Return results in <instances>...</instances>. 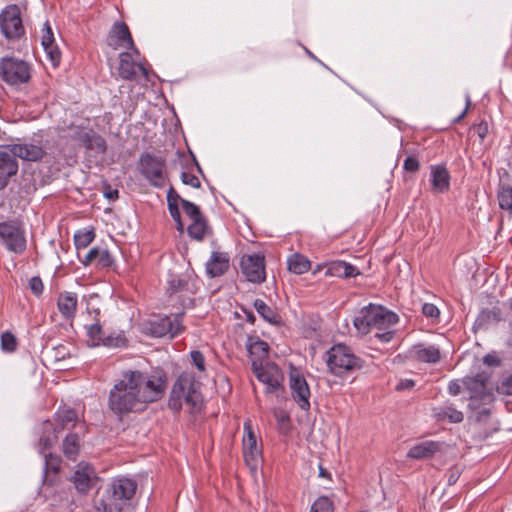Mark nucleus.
Segmentation results:
<instances>
[{
  "label": "nucleus",
  "instance_id": "nucleus-14",
  "mask_svg": "<svg viewBox=\"0 0 512 512\" xmlns=\"http://www.w3.org/2000/svg\"><path fill=\"white\" fill-rule=\"evenodd\" d=\"M240 268L246 280L251 283L261 284L266 279L265 257L261 254L243 255Z\"/></svg>",
  "mask_w": 512,
  "mask_h": 512
},
{
  "label": "nucleus",
  "instance_id": "nucleus-20",
  "mask_svg": "<svg viewBox=\"0 0 512 512\" xmlns=\"http://www.w3.org/2000/svg\"><path fill=\"white\" fill-rule=\"evenodd\" d=\"M96 479L94 469L89 465L80 463L72 476V481L76 490L86 495L94 484Z\"/></svg>",
  "mask_w": 512,
  "mask_h": 512
},
{
  "label": "nucleus",
  "instance_id": "nucleus-30",
  "mask_svg": "<svg viewBox=\"0 0 512 512\" xmlns=\"http://www.w3.org/2000/svg\"><path fill=\"white\" fill-rule=\"evenodd\" d=\"M78 298L74 292L60 293L57 300V307L65 319H72L75 317L77 310Z\"/></svg>",
  "mask_w": 512,
  "mask_h": 512
},
{
  "label": "nucleus",
  "instance_id": "nucleus-54",
  "mask_svg": "<svg viewBox=\"0 0 512 512\" xmlns=\"http://www.w3.org/2000/svg\"><path fill=\"white\" fill-rule=\"evenodd\" d=\"M29 288L32 293L36 296H40L43 293L44 285L39 276H34L29 280Z\"/></svg>",
  "mask_w": 512,
  "mask_h": 512
},
{
  "label": "nucleus",
  "instance_id": "nucleus-59",
  "mask_svg": "<svg viewBox=\"0 0 512 512\" xmlns=\"http://www.w3.org/2000/svg\"><path fill=\"white\" fill-rule=\"evenodd\" d=\"M483 362L488 366H500L501 359L495 354H487L483 358Z\"/></svg>",
  "mask_w": 512,
  "mask_h": 512
},
{
  "label": "nucleus",
  "instance_id": "nucleus-2",
  "mask_svg": "<svg viewBox=\"0 0 512 512\" xmlns=\"http://www.w3.org/2000/svg\"><path fill=\"white\" fill-rule=\"evenodd\" d=\"M183 402L191 408L192 412L201 408L200 383L193 372L184 371L179 374L172 386L168 407L178 413L182 409Z\"/></svg>",
  "mask_w": 512,
  "mask_h": 512
},
{
  "label": "nucleus",
  "instance_id": "nucleus-53",
  "mask_svg": "<svg viewBox=\"0 0 512 512\" xmlns=\"http://www.w3.org/2000/svg\"><path fill=\"white\" fill-rule=\"evenodd\" d=\"M41 43H42V46H49L50 44L55 43L54 34H53L52 28L48 21L44 25Z\"/></svg>",
  "mask_w": 512,
  "mask_h": 512
},
{
  "label": "nucleus",
  "instance_id": "nucleus-61",
  "mask_svg": "<svg viewBox=\"0 0 512 512\" xmlns=\"http://www.w3.org/2000/svg\"><path fill=\"white\" fill-rule=\"evenodd\" d=\"M415 386V382L412 379H403L400 380L396 386V390L404 391L408 389H412Z\"/></svg>",
  "mask_w": 512,
  "mask_h": 512
},
{
  "label": "nucleus",
  "instance_id": "nucleus-23",
  "mask_svg": "<svg viewBox=\"0 0 512 512\" xmlns=\"http://www.w3.org/2000/svg\"><path fill=\"white\" fill-rule=\"evenodd\" d=\"M245 436L243 437V454L248 465L256 464L260 456V450L257 447V439L252 430L250 421L244 422Z\"/></svg>",
  "mask_w": 512,
  "mask_h": 512
},
{
  "label": "nucleus",
  "instance_id": "nucleus-15",
  "mask_svg": "<svg viewBox=\"0 0 512 512\" xmlns=\"http://www.w3.org/2000/svg\"><path fill=\"white\" fill-rule=\"evenodd\" d=\"M107 44L115 50L124 47L131 50L136 56L140 54L135 46L129 27L122 21H117L113 24L107 36Z\"/></svg>",
  "mask_w": 512,
  "mask_h": 512
},
{
  "label": "nucleus",
  "instance_id": "nucleus-45",
  "mask_svg": "<svg viewBox=\"0 0 512 512\" xmlns=\"http://www.w3.org/2000/svg\"><path fill=\"white\" fill-rule=\"evenodd\" d=\"M18 342L14 334L9 331L1 335V348L5 352H14L17 349Z\"/></svg>",
  "mask_w": 512,
  "mask_h": 512
},
{
  "label": "nucleus",
  "instance_id": "nucleus-19",
  "mask_svg": "<svg viewBox=\"0 0 512 512\" xmlns=\"http://www.w3.org/2000/svg\"><path fill=\"white\" fill-rule=\"evenodd\" d=\"M246 348L251 358L252 368L262 366L269 355V345L257 336H248Z\"/></svg>",
  "mask_w": 512,
  "mask_h": 512
},
{
  "label": "nucleus",
  "instance_id": "nucleus-47",
  "mask_svg": "<svg viewBox=\"0 0 512 512\" xmlns=\"http://www.w3.org/2000/svg\"><path fill=\"white\" fill-rule=\"evenodd\" d=\"M168 210H169V213H170L172 219L176 223L177 230L180 233H183V231H184V224H183L182 219H181V213H180V210H179V204H174V203L170 204V206H168Z\"/></svg>",
  "mask_w": 512,
  "mask_h": 512
},
{
  "label": "nucleus",
  "instance_id": "nucleus-32",
  "mask_svg": "<svg viewBox=\"0 0 512 512\" xmlns=\"http://www.w3.org/2000/svg\"><path fill=\"white\" fill-rule=\"evenodd\" d=\"M413 357L423 363L436 364L441 359V353L438 347L428 346L425 347L423 344H418L413 347Z\"/></svg>",
  "mask_w": 512,
  "mask_h": 512
},
{
  "label": "nucleus",
  "instance_id": "nucleus-58",
  "mask_svg": "<svg viewBox=\"0 0 512 512\" xmlns=\"http://www.w3.org/2000/svg\"><path fill=\"white\" fill-rule=\"evenodd\" d=\"M180 199H182L180 197V195L175 191V189L173 187H170L167 192V206H170V204H172V203H174V204L181 203Z\"/></svg>",
  "mask_w": 512,
  "mask_h": 512
},
{
  "label": "nucleus",
  "instance_id": "nucleus-41",
  "mask_svg": "<svg viewBox=\"0 0 512 512\" xmlns=\"http://www.w3.org/2000/svg\"><path fill=\"white\" fill-rule=\"evenodd\" d=\"M497 197L500 208L512 214V187L501 185Z\"/></svg>",
  "mask_w": 512,
  "mask_h": 512
},
{
  "label": "nucleus",
  "instance_id": "nucleus-43",
  "mask_svg": "<svg viewBox=\"0 0 512 512\" xmlns=\"http://www.w3.org/2000/svg\"><path fill=\"white\" fill-rule=\"evenodd\" d=\"M334 505L332 500L326 496L319 497L311 506L310 512H333Z\"/></svg>",
  "mask_w": 512,
  "mask_h": 512
},
{
  "label": "nucleus",
  "instance_id": "nucleus-60",
  "mask_svg": "<svg viewBox=\"0 0 512 512\" xmlns=\"http://www.w3.org/2000/svg\"><path fill=\"white\" fill-rule=\"evenodd\" d=\"M475 129L481 140H483L488 135V124L485 121H482L476 125Z\"/></svg>",
  "mask_w": 512,
  "mask_h": 512
},
{
  "label": "nucleus",
  "instance_id": "nucleus-28",
  "mask_svg": "<svg viewBox=\"0 0 512 512\" xmlns=\"http://www.w3.org/2000/svg\"><path fill=\"white\" fill-rule=\"evenodd\" d=\"M503 320V313L499 307L484 308L478 314L474 326L477 329L486 330L490 326L498 324Z\"/></svg>",
  "mask_w": 512,
  "mask_h": 512
},
{
  "label": "nucleus",
  "instance_id": "nucleus-40",
  "mask_svg": "<svg viewBox=\"0 0 512 512\" xmlns=\"http://www.w3.org/2000/svg\"><path fill=\"white\" fill-rule=\"evenodd\" d=\"M183 291L194 293L193 285L187 278L173 277L168 281V292L170 294Z\"/></svg>",
  "mask_w": 512,
  "mask_h": 512
},
{
  "label": "nucleus",
  "instance_id": "nucleus-12",
  "mask_svg": "<svg viewBox=\"0 0 512 512\" xmlns=\"http://www.w3.org/2000/svg\"><path fill=\"white\" fill-rule=\"evenodd\" d=\"M183 315L184 312L177 313L173 319L169 316L157 317L146 324L145 332L152 337L160 338L169 335L170 338H174L184 330Z\"/></svg>",
  "mask_w": 512,
  "mask_h": 512
},
{
  "label": "nucleus",
  "instance_id": "nucleus-46",
  "mask_svg": "<svg viewBox=\"0 0 512 512\" xmlns=\"http://www.w3.org/2000/svg\"><path fill=\"white\" fill-rule=\"evenodd\" d=\"M43 48L47 54L48 59L51 61L52 65L54 67H57L61 61V52H60L58 46L56 45V43L50 44L49 46H43Z\"/></svg>",
  "mask_w": 512,
  "mask_h": 512
},
{
  "label": "nucleus",
  "instance_id": "nucleus-1",
  "mask_svg": "<svg viewBox=\"0 0 512 512\" xmlns=\"http://www.w3.org/2000/svg\"><path fill=\"white\" fill-rule=\"evenodd\" d=\"M84 428H86L85 422L80 421L75 409L68 406H60L52 419L42 422L39 446H43L44 449H51L58 443L59 437L63 432L84 431Z\"/></svg>",
  "mask_w": 512,
  "mask_h": 512
},
{
  "label": "nucleus",
  "instance_id": "nucleus-38",
  "mask_svg": "<svg viewBox=\"0 0 512 512\" xmlns=\"http://www.w3.org/2000/svg\"><path fill=\"white\" fill-rule=\"evenodd\" d=\"M287 265H288V270L290 272H292L294 274H298V275L307 272L311 268L310 261L305 256H303L299 253H295V254L291 255L288 258Z\"/></svg>",
  "mask_w": 512,
  "mask_h": 512
},
{
  "label": "nucleus",
  "instance_id": "nucleus-26",
  "mask_svg": "<svg viewBox=\"0 0 512 512\" xmlns=\"http://www.w3.org/2000/svg\"><path fill=\"white\" fill-rule=\"evenodd\" d=\"M10 152L26 161H40L46 154L45 150L34 144H13L10 145Z\"/></svg>",
  "mask_w": 512,
  "mask_h": 512
},
{
  "label": "nucleus",
  "instance_id": "nucleus-55",
  "mask_svg": "<svg viewBox=\"0 0 512 512\" xmlns=\"http://www.w3.org/2000/svg\"><path fill=\"white\" fill-rule=\"evenodd\" d=\"M103 195L107 200L115 201L119 198V191L117 189H113L110 184L104 183Z\"/></svg>",
  "mask_w": 512,
  "mask_h": 512
},
{
  "label": "nucleus",
  "instance_id": "nucleus-56",
  "mask_svg": "<svg viewBox=\"0 0 512 512\" xmlns=\"http://www.w3.org/2000/svg\"><path fill=\"white\" fill-rule=\"evenodd\" d=\"M498 390L504 395H512V374L501 382Z\"/></svg>",
  "mask_w": 512,
  "mask_h": 512
},
{
  "label": "nucleus",
  "instance_id": "nucleus-39",
  "mask_svg": "<svg viewBox=\"0 0 512 512\" xmlns=\"http://www.w3.org/2000/svg\"><path fill=\"white\" fill-rule=\"evenodd\" d=\"M208 231V223L204 218L194 219L192 223L188 226L187 232L188 235L197 241H202Z\"/></svg>",
  "mask_w": 512,
  "mask_h": 512
},
{
  "label": "nucleus",
  "instance_id": "nucleus-50",
  "mask_svg": "<svg viewBox=\"0 0 512 512\" xmlns=\"http://www.w3.org/2000/svg\"><path fill=\"white\" fill-rule=\"evenodd\" d=\"M422 313L433 320L438 321L440 317V311L438 307L432 303H424L422 305Z\"/></svg>",
  "mask_w": 512,
  "mask_h": 512
},
{
  "label": "nucleus",
  "instance_id": "nucleus-49",
  "mask_svg": "<svg viewBox=\"0 0 512 512\" xmlns=\"http://www.w3.org/2000/svg\"><path fill=\"white\" fill-rule=\"evenodd\" d=\"M192 364L200 371H205V357L202 352L193 350L190 352Z\"/></svg>",
  "mask_w": 512,
  "mask_h": 512
},
{
  "label": "nucleus",
  "instance_id": "nucleus-5",
  "mask_svg": "<svg viewBox=\"0 0 512 512\" xmlns=\"http://www.w3.org/2000/svg\"><path fill=\"white\" fill-rule=\"evenodd\" d=\"M133 385L139 390V395L144 404L152 403L161 399L167 386V375L165 371L156 369L150 373L138 370L127 371Z\"/></svg>",
  "mask_w": 512,
  "mask_h": 512
},
{
  "label": "nucleus",
  "instance_id": "nucleus-52",
  "mask_svg": "<svg viewBox=\"0 0 512 512\" xmlns=\"http://www.w3.org/2000/svg\"><path fill=\"white\" fill-rule=\"evenodd\" d=\"M403 169L407 172L415 173L420 169V162L414 156H408L403 163Z\"/></svg>",
  "mask_w": 512,
  "mask_h": 512
},
{
  "label": "nucleus",
  "instance_id": "nucleus-21",
  "mask_svg": "<svg viewBox=\"0 0 512 512\" xmlns=\"http://www.w3.org/2000/svg\"><path fill=\"white\" fill-rule=\"evenodd\" d=\"M39 453L44 457V474L43 484L52 486L55 483V477L59 473L61 468L62 459L59 455L53 453H47L48 449H44L43 446H39Z\"/></svg>",
  "mask_w": 512,
  "mask_h": 512
},
{
  "label": "nucleus",
  "instance_id": "nucleus-27",
  "mask_svg": "<svg viewBox=\"0 0 512 512\" xmlns=\"http://www.w3.org/2000/svg\"><path fill=\"white\" fill-rule=\"evenodd\" d=\"M433 415L438 421H448L449 423H461L464 420V414L458 410L455 405L449 401L433 408Z\"/></svg>",
  "mask_w": 512,
  "mask_h": 512
},
{
  "label": "nucleus",
  "instance_id": "nucleus-16",
  "mask_svg": "<svg viewBox=\"0 0 512 512\" xmlns=\"http://www.w3.org/2000/svg\"><path fill=\"white\" fill-rule=\"evenodd\" d=\"M290 389L292 398L299 408L308 411L310 409V388L304 376L295 369L290 373Z\"/></svg>",
  "mask_w": 512,
  "mask_h": 512
},
{
  "label": "nucleus",
  "instance_id": "nucleus-6",
  "mask_svg": "<svg viewBox=\"0 0 512 512\" xmlns=\"http://www.w3.org/2000/svg\"><path fill=\"white\" fill-rule=\"evenodd\" d=\"M398 315L381 305L369 304L359 311L354 319V326L361 334H368L372 328L386 329L398 322Z\"/></svg>",
  "mask_w": 512,
  "mask_h": 512
},
{
  "label": "nucleus",
  "instance_id": "nucleus-4",
  "mask_svg": "<svg viewBox=\"0 0 512 512\" xmlns=\"http://www.w3.org/2000/svg\"><path fill=\"white\" fill-rule=\"evenodd\" d=\"M137 483L133 479L121 477L114 479L97 501V509L103 512H121L129 505L136 493Z\"/></svg>",
  "mask_w": 512,
  "mask_h": 512
},
{
  "label": "nucleus",
  "instance_id": "nucleus-57",
  "mask_svg": "<svg viewBox=\"0 0 512 512\" xmlns=\"http://www.w3.org/2000/svg\"><path fill=\"white\" fill-rule=\"evenodd\" d=\"M461 475V471L457 467L450 468L447 472V484L454 485Z\"/></svg>",
  "mask_w": 512,
  "mask_h": 512
},
{
  "label": "nucleus",
  "instance_id": "nucleus-64",
  "mask_svg": "<svg viewBox=\"0 0 512 512\" xmlns=\"http://www.w3.org/2000/svg\"><path fill=\"white\" fill-rule=\"evenodd\" d=\"M507 320H508L509 329H510V335L508 338V346L512 348V301L510 302V310L507 315Z\"/></svg>",
  "mask_w": 512,
  "mask_h": 512
},
{
  "label": "nucleus",
  "instance_id": "nucleus-24",
  "mask_svg": "<svg viewBox=\"0 0 512 512\" xmlns=\"http://www.w3.org/2000/svg\"><path fill=\"white\" fill-rule=\"evenodd\" d=\"M229 266L230 258L228 253L213 251L206 263V272L211 278L220 277L228 271Z\"/></svg>",
  "mask_w": 512,
  "mask_h": 512
},
{
  "label": "nucleus",
  "instance_id": "nucleus-11",
  "mask_svg": "<svg viewBox=\"0 0 512 512\" xmlns=\"http://www.w3.org/2000/svg\"><path fill=\"white\" fill-rule=\"evenodd\" d=\"M0 77L9 85H20L30 80V66L27 62L14 58L3 57L0 60Z\"/></svg>",
  "mask_w": 512,
  "mask_h": 512
},
{
  "label": "nucleus",
  "instance_id": "nucleus-3",
  "mask_svg": "<svg viewBox=\"0 0 512 512\" xmlns=\"http://www.w3.org/2000/svg\"><path fill=\"white\" fill-rule=\"evenodd\" d=\"M143 404L139 390L133 385L128 372H125L123 378L110 390L108 398L109 409L121 418L126 414L138 410Z\"/></svg>",
  "mask_w": 512,
  "mask_h": 512
},
{
  "label": "nucleus",
  "instance_id": "nucleus-8",
  "mask_svg": "<svg viewBox=\"0 0 512 512\" xmlns=\"http://www.w3.org/2000/svg\"><path fill=\"white\" fill-rule=\"evenodd\" d=\"M140 174L156 188H163L167 181L166 160L149 152L141 154L138 162Z\"/></svg>",
  "mask_w": 512,
  "mask_h": 512
},
{
  "label": "nucleus",
  "instance_id": "nucleus-37",
  "mask_svg": "<svg viewBox=\"0 0 512 512\" xmlns=\"http://www.w3.org/2000/svg\"><path fill=\"white\" fill-rule=\"evenodd\" d=\"M16 158L11 152L0 151V173L9 177L16 175L19 168Z\"/></svg>",
  "mask_w": 512,
  "mask_h": 512
},
{
  "label": "nucleus",
  "instance_id": "nucleus-63",
  "mask_svg": "<svg viewBox=\"0 0 512 512\" xmlns=\"http://www.w3.org/2000/svg\"><path fill=\"white\" fill-rule=\"evenodd\" d=\"M393 336H394V332L393 331H386V332H383V333H376L375 334V337H377L380 341H382L384 343H387V342L391 341Z\"/></svg>",
  "mask_w": 512,
  "mask_h": 512
},
{
  "label": "nucleus",
  "instance_id": "nucleus-9",
  "mask_svg": "<svg viewBox=\"0 0 512 512\" xmlns=\"http://www.w3.org/2000/svg\"><path fill=\"white\" fill-rule=\"evenodd\" d=\"M0 243L8 251L22 254L27 247L23 223L16 219L0 222Z\"/></svg>",
  "mask_w": 512,
  "mask_h": 512
},
{
  "label": "nucleus",
  "instance_id": "nucleus-48",
  "mask_svg": "<svg viewBox=\"0 0 512 512\" xmlns=\"http://www.w3.org/2000/svg\"><path fill=\"white\" fill-rule=\"evenodd\" d=\"M469 407L475 410L473 417L477 422H486L491 414V410L488 407L476 408L473 402L469 404Z\"/></svg>",
  "mask_w": 512,
  "mask_h": 512
},
{
  "label": "nucleus",
  "instance_id": "nucleus-29",
  "mask_svg": "<svg viewBox=\"0 0 512 512\" xmlns=\"http://www.w3.org/2000/svg\"><path fill=\"white\" fill-rule=\"evenodd\" d=\"M440 448L441 444L439 442L432 440L423 441L412 446L407 452V457L417 460L428 459L433 457Z\"/></svg>",
  "mask_w": 512,
  "mask_h": 512
},
{
  "label": "nucleus",
  "instance_id": "nucleus-33",
  "mask_svg": "<svg viewBox=\"0 0 512 512\" xmlns=\"http://www.w3.org/2000/svg\"><path fill=\"white\" fill-rule=\"evenodd\" d=\"M487 378L482 374H477L473 377H466L462 380L464 387L470 391V399L472 401L482 398L486 389Z\"/></svg>",
  "mask_w": 512,
  "mask_h": 512
},
{
  "label": "nucleus",
  "instance_id": "nucleus-51",
  "mask_svg": "<svg viewBox=\"0 0 512 512\" xmlns=\"http://www.w3.org/2000/svg\"><path fill=\"white\" fill-rule=\"evenodd\" d=\"M181 181L183 184L189 185L193 188L198 189L201 187V182H200L199 178L189 172L183 171L181 173Z\"/></svg>",
  "mask_w": 512,
  "mask_h": 512
},
{
  "label": "nucleus",
  "instance_id": "nucleus-34",
  "mask_svg": "<svg viewBox=\"0 0 512 512\" xmlns=\"http://www.w3.org/2000/svg\"><path fill=\"white\" fill-rule=\"evenodd\" d=\"M80 141L87 150L97 154H104L107 150L105 139L94 131L85 132L80 136Z\"/></svg>",
  "mask_w": 512,
  "mask_h": 512
},
{
  "label": "nucleus",
  "instance_id": "nucleus-17",
  "mask_svg": "<svg viewBox=\"0 0 512 512\" xmlns=\"http://www.w3.org/2000/svg\"><path fill=\"white\" fill-rule=\"evenodd\" d=\"M137 69H139L146 79L148 78V70L146 67L141 63L135 62L131 53L121 52L119 54V66L117 70L120 78L127 81L136 80Z\"/></svg>",
  "mask_w": 512,
  "mask_h": 512
},
{
  "label": "nucleus",
  "instance_id": "nucleus-36",
  "mask_svg": "<svg viewBox=\"0 0 512 512\" xmlns=\"http://www.w3.org/2000/svg\"><path fill=\"white\" fill-rule=\"evenodd\" d=\"M254 308L257 313L268 323L273 325H280L282 320L281 316L270 306H268L262 299L254 301Z\"/></svg>",
  "mask_w": 512,
  "mask_h": 512
},
{
  "label": "nucleus",
  "instance_id": "nucleus-13",
  "mask_svg": "<svg viewBox=\"0 0 512 512\" xmlns=\"http://www.w3.org/2000/svg\"><path fill=\"white\" fill-rule=\"evenodd\" d=\"M256 378L266 385V393L276 394L284 392V374L273 362H266L262 366L252 368Z\"/></svg>",
  "mask_w": 512,
  "mask_h": 512
},
{
  "label": "nucleus",
  "instance_id": "nucleus-42",
  "mask_svg": "<svg viewBox=\"0 0 512 512\" xmlns=\"http://www.w3.org/2000/svg\"><path fill=\"white\" fill-rule=\"evenodd\" d=\"M95 233L93 229L78 231L74 235V244L77 250L85 249L90 243L93 242Z\"/></svg>",
  "mask_w": 512,
  "mask_h": 512
},
{
  "label": "nucleus",
  "instance_id": "nucleus-7",
  "mask_svg": "<svg viewBox=\"0 0 512 512\" xmlns=\"http://www.w3.org/2000/svg\"><path fill=\"white\" fill-rule=\"evenodd\" d=\"M326 364L330 373L344 377L363 367L364 361L356 356L352 349L345 344L332 346L326 352Z\"/></svg>",
  "mask_w": 512,
  "mask_h": 512
},
{
  "label": "nucleus",
  "instance_id": "nucleus-35",
  "mask_svg": "<svg viewBox=\"0 0 512 512\" xmlns=\"http://www.w3.org/2000/svg\"><path fill=\"white\" fill-rule=\"evenodd\" d=\"M93 261H97V264L102 268L111 267L114 262L112 255L107 249H99L97 247L92 248L87 253L82 263L84 266H88Z\"/></svg>",
  "mask_w": 512,
  "mask_h": 512
},
{
  "label": "nucleus",
  "instance_id": "nucleus-18",
  "mask_svg": "<svg viewBox=\"0 0 512 512\" xmlns=\"http://www.w3.org/2000/svg\"><path fill=\"white\" fill-rule=\"evenodd\" d=\"M87 336L92 346L104 345L108 347H118L124 342L120 335H106L102 329L99 319L87 326Z\"/></svg>",
  "mask_w": 512,
  "mask_h": 512
},
{
  "label": "nucleus",
  "instance_id": "nucleus-31",
  "mask_svg": "<svg viewBox=\"0 0 512 512\" xmlns=\"http://www.w3.org/2000/svg\"><path fill=\"white\" fill-rule=\"evenodd\" d=\"M360 274L355 266L344 261H332L326 265L325 275L339 278H351Z\"/></svg>",
  "mask_w": 512,
  "mask_h": 512
},
{
  "label": "nucleus",
  "instance_id": "nucleus-44",
  "mask_svg": "<svg viewBox=\"0 0 512 512\" xmlns=\"http://www.w3.org/2000/svg\"><path fill=\"white\" fill-rule=\"evenodd\" d=\"M180 200H181V206H182L184 213L189 218H191L192 221H194V219L204 218L203 214L200 211V208L197 205H195L194 203H192L188 200H185V199H180Z\"/></svg>",
  "mask_w": 512,
  "mask_h": 512
},
{
  "label": "nucleus",
  "instance_id": "nucleus-22",
  "mask_svg": "<svg viewBox=\"0 0 512 512\" xmlns=\"http://www.w3.org/2000/svg\"><path fill=\"white\" fill-rule=\"evenodd\" d=\"M450 173L445 164L430 166V182L434 193H445L450 189Z\"/></svg>",
  "mask_w": 512,
  "mask_h": 512
},
{
  "label": "nucleus",
  "instance_id": "nucleus-10",
  "mask_svg": "<svg viewBox=\"0 0 512 512\" xmlns=\"http://www.w3.org/2000/svg\"><path fill=\"white\" fill-rule=\"evenodd\" d=\"M0 31L8 41H18L25 36L21 9L17 4H9L1 10Z\"/></svg>",
  "mask_w": 512,
  "mask_h": 512
},
{
  "label": "nucleus",
  "instance_id": "nucleus-62",
  "mask_svg": "<svg viewBox=\"0 0 512 512\" xmlns=\"http://www.w3.org/2000/svg\"><path fill=\"white\" fill-rule=\"evenodd\" d=\"M448 392L453 396L458 395L461 392L460 382L458 380L450 381L448 384Z\"/></svg>",
  "mask_w": 512,
  "mask_h": 512
},
{
  "label": "nucleus",
  "instance_id": "nucleus-25",
  "mask_svg": "<svg viewBox=\"0 0 512 512\" xmlns=\"http://www.w3.org/2000/svg\"><path fill=\"white\" fill-rule=\"evenodd\" d=\"M85 433L86 428H84V431H71L66 434L62 441V452L67 459L76 460L81 448V437H83Z\"/></svg>",
  "mask_w": 512,
  "mask_h": 512
}]
</instances>
